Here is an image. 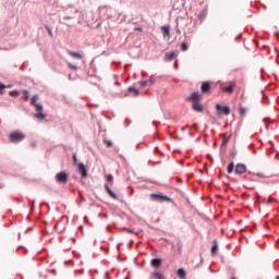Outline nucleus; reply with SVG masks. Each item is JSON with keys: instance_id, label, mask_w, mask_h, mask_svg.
Masks as SVG:
<instances>
[{"instance_id": "nucleus-1", "label": "nucleus", "mask_w": 279, "mask_h": 279, "mask_svg": "<svg viewBox=\"0 0 279 279\" xmlns=\"http://www.w3.org/2000/svg\"><path fill=\"white\" fill-rule=\"evenodd\" d=\"M9 140L11 143H21V141H25V134L19 131H14L9 135Z\"/></svg>"}, {"instance_id": "nucleus-2", "label": "nucleus", "mask_w": 279, "mask_h": 279, "mask_svg": "<svg viewBox=\"0 0 279 279\" xmlns=\"http://www.w3.org/2000/svg\"><path fill=\"white\" fill-rule=\"evenodd\" d=\"M234 88H236V82L234 81L221 86L222 93H227L228 95H232V93H234Z\"/></svg>"}, {"instance_id": "nucleus-3", "label": "nucleus", "mask_w": 279, "mask_h": 279, "mask_svg": "<svg viewBox=\"0 0 279 279\" xmlns=\"http://www.w3.org/2000/svg\"><path fill=\"white\" fill-rule=\"evenodd\" d=\"M150 199H153V202H171V198L169 196L155 193L150 194Z\"/></svg>"}, {"instance_id": "nucleus-4", "label": "nucleus", "mask_w": 279, "mask_h": 279, "mask_svg": "<svg viewBox=\"0 0 279 279\" xmlns=\"http://www.w3.org/2000/svg\"><path fill=\"white\" fill-rule=\"evenodd\" d=\"M56 181L59 182V184H66V182H69V174H66V172H59L56 174Z\"/></svg>"}, {"instance_id": "nucleus-5", "label": "nucleus", "mask_w": 279, "mask_h": 279, "mask_svg": "<svg viewBox=\"0 0 279 279\" xmlns=\"http://www.w3.org/2000/svg\"><path fill=\"white\" fill-rule=\"evenodd\" d=\"M216 110L219 114H230V108L228 106L216 105Z\"/></svg>"}, {"instance_id": "nucleus-6", "label": "nucleus", "mask_w": 279, "mask_h": 279, "mask_svg": "<svg viewBox=\"0 0 279 279\" xmlns=\"http://www.w3.org/2000/svg\"><path fill=\"white\" fill-rule=\"evenodd\" d=\"M245 171H247V167L243 163H238L235 166V173L238 175H243V173H245Z\"/></svg>"}, {"instance_id": "nucleus-7", "label": "nucleus", "mask_w": 279, "mask_h": 279, "mask_svg": "<svg viewBox=\"0 0 279 279\" xmlns=\"http://www.w3.org/2000/svg\"><path fill=\"white\" fill-rule=\"evenodd\" d=\"M150 266L154 267V269H160V267H162V259L160 258L151 259Z\"/></svg>"}, {"instance_id": "nucleus-8", "label": "nucleus", "mask_w": 279, "mask_h": 279, "mask_svg": "<svg viewBox=\"0 0 279 279\" xmlns=\"http://www.w3.org/2000/svg\"><path fill=\"white\" fill-rule=\"evenodd\" d=\"M210 88H213V83H210V82H203L201 85L202 93H208V90H210Z\"/></svg>"}, {"instance_id": "nucleus-9", "label": "nucleus", "mask_w": 279, "mask_h": 279, "mask_svg": "<svg viewBox=\"0 0 279 279\" xmlns=\"http://www.w3.org/2000/svg\"><path fill=\"white\" fill-rule=\"evenodd\" d=\"M78 172L81 173L82 178L88 177V170H86V166L84 163H78Z\"/></svg>"}, {"instance_id": "nucleus-10", "label": "nucleus", "mask_w": 279, "mask_h": 279, "mask_svg": "<svg viewBox=\"0 0 279 279\" xmlns=\"http://www.w3.org/2000/svg\"><path fill=\"white\" fill-rule=\"evenodd\" d=\"M68 56H71V58H74V60H83L84 59L83 53H78L75 51H68Z\"/></svg>"}, {"instance_id": "nucleus-11", "label": "nucleus", "mask_w": 279, "mask_h": 279, "mask_svg": "<svg viewBox=\"0 0 279 279\" xmlns=\"http://www.w3.org/2000/svg\"><path fill=\"white\" fill-rule=\"evenodd\" d=\"M187 99H189V101H194V104H195L202 99V95H199V93L195 92Z\"/></svg>"}, {"instance_id": "nucleus-12", "label": "nucleus", "mask_w": 279, "mask_h": 279, "mask_svg": "<svg viewBox=\"0 0 279 279\" xmlns=\"http://www.w3.org/2000/svg\"><path fill=\"white\" fill-rule=\"evenodd\" d=\"M105 189L108 193V195L110 196L111 199H119V197L117 196L116 193H113V191L110 189V186H108V184H105Z\"/></svg>"}, {"instance_id": "nucleus-13", "label": "nucleus", "mask_w": 279, "mask_h": 279, "mask_svg": "<svg viewBox=\"0 0 279 279\" xmlns=\"http://www.w3.org/2000/svg\"><path fill=\"white\" fill-rule=\"evenodd\" d=\"M213 243L214 245L211 247V255L215 256L217 255V252H219V242L217 241V239H215Z\"/></svg>"}, {"instance_id": "nucleus-14", "label": "nucleus", "mask_w": 279, "mask_h": 279, "mask_svg": "<svg viewBox=\"0 0 279 279\" xmlns=\"http://www.w3.org/2000/svg\"><path fill=\"white\" fill-rule=\"evenodd\" d=\"M178 57V52H169L166 53L165 60L167 62H171V60H174Z\"/></svg>"}, {"instance_id": "nucleus-15", "label": "nucleus", "mask_w": 279, "mask_h": 279, "mask_svg": "<svg viewBox=\"0 0 279 279\" xmlns=\"http://www.w3.org/2000/svg\"><path fill=\"white\" fill-rule=\"evenodd\" d=\"M193 110H195V112H204V106L199 102H194Z\"/></svg>"}, {"instance_id": "nucleus-16", "label": "nucleus", "mask_w": 279, "mask_h": 279, "mask_svg": "<svg viewBox=\"0 0 279 279\" xmlns=\"http://www.w3.org/2000/svg\"><path fill=\"white\" fill-rule=\"evenodd\" d=\"M149 279H165V275H162L158 271H154L150 274Z\"/></svg>"}, {"instance_id": "nucleus-17", "label": "nucleus", "mask_w": 279, "mask_h": 279, "mask_svg": "<svg viewBox=\"0 0 279 279\" xmlns=\"http://www.w3.org/2000/svg\"><path fill=\"white\" fill-rule=\"evenodd\" d=\"M140 86L142 88H145L146 86H154V81L149 80V81H141L140 82Z\"/></svg>"}, {"instance_id": "nucleus-18", "label": "nucleus", "mask_w": 279, "mask_h": 279, "mask_svg": "<svg viewBox=\"0 0 279 279\" xmlns=\"http://www.w3.org/2000/svg\"><path fill=\"white\" fill-rule=\"evenodd\" d=\"M222 138H223L222 146L228 145V143H230V140L232 138V133L229 136H228V133L222 134Z\"/></svg>"}, {"instance_id": "nucleus-19", "label": "nucleus", "mask_w": 279, "mask_h": 279, "mask_svg": "<svg viewBox=\"0 0 279 279\" xmlns=\"http://www.w3.org/2000/svg\"><path fill=\"white\" fill-rule=\"evenodd\" d=\"M177 276L180 279H186V271L183 268L178 269Z\"/></svg>"}, {"instance_id": "nucleus-20", "label": "nucleus", "mask_w": 279, "mask_h": 279, "mask_svg": "<svg viewBox=\"0 0 279 279\" xmlns=\"http://www.w3.org/2000/svg\"><path fill=\"white\" fill-rule=\"evenodd\" d=\"M35 119H38L39 121H45V119H47V114L43 113V111H39L35 114Z\"/></svg>"}, {"instance_id": "nucleus-21", "label": "nucleus", "mask_w": 279, "mask_h": 279, "mask_svg": "<svg viewBox=\"0 0 279 279\" xmlns=\"http://www.w3.org/2000/svg\"><path fill=\"white\" fill-rule=\"evenodd\" d=\"M129 93H133L134 97H138V95H141V92L134 87H129Z\"/></svg>"}, {"instance_id": "nucleus-22", "label": "nucleus", "mask_w": 279, "mask_h": 279, "mask_svg": "<svg viewBox=\"0 0 279 279\" xmlns=\"http://www.w3.org/2000/svg\"><path fill=\"white\" fill-rule=\"evenodd\" d=\"M161 29L163 32V36H168L169 37V33L171 32V27L162 26Z\"/></svg>"}, {"instance_id": "nucleus-23", "label": "nucleus", "mask_w": 279, "mask_h": 279, "mask_svg": "<svg viewBox=\"0 0 279 279\" xmlns=\"http://www.w3.org/2000/svg\"><path fill=\"white\" fill-rule=\"evenodd\" d=\"M234 171V162H230L227 168V173H232Z\"/></svg>"}, {"instance_id": "nucleus-24", "label": "nucleus", "mask_w": 279, "mask_h": 279, "mask_svg": "<svg viewBox=\"0 0 279 279\" xmlns=\"http://www.w3.org/2000/svg\"><path fill=\"white\" fill-rule=\"evenodd\" d=\"M36 101H38V95H34L32 97V100H31L32 106H37L38 104H36Z\"/></svg>"}, {"instance_id": "nucleus-25", "label": "nucleus", "mask_w": 279, "mask_h": 279, "mask_svg": "<svg viewBox=\"0 0 279 279\" xmlns=\"http://www.w3.org/2000/svg\"><path fill=\"white\" fill-rule=\"evenodd\" d=\"M181 51H189V44L182 43L181 44Z\"/></svg>"}, {"instance_id": "nucleus-26", "label": "nucleus", "mask_w": 279, "mask_h": 279, "mask_svg": "<svg viewBox=\"0 0 279 279\" xmlns=\"http://www.w3.org/2000/svg\"><path fill=\"white\" fill-rule=\"evenodd\" d=\"M23 94H24V101H29V92L23 90Z\"/></svg>"}, {"instance_id": "nucleus-27", "label": "nucleus", "mask_w": 279, "mask_h": 279, "mask_svg": "<svg viewBox=\"0 0 279 279\" xmlns=\"http://www.w3.org/2000/svg\"><path fill=\"white\" fill-rule=\"evenodd\" d=\"M104 143H105L106 147H112L113 146V143L110 140H104Z\"/></svg>"}, {"instance_id": "nucleus-28", "label": "nucleus", "mask_w": 279, "mask_h": 279, "mask_svg": "<svg viewBox=\"0 0 279 279\" xmlns=\"http://www.w3.org/2000/svg\"><path fill=\"white\" fill-rule=\"evenodd\" d=\"M10 97H19L21 95V93L13 90L9 93Z\"/></svg>"}, {"instance_id": "nucleus-29", "label": "nucleus", "mask_w": 279, "mask_h": 279, "mask_svg": "<svg viewBox=\"0 0 279 279\" xmlns=\"http://www.w3.org/2000/svg\"><path fill=\"white\" fill-rule=\"evenodd\" d=\"M69 69H72V71H77V65L73 63H68Z\"/></svg>"}, {"instance_id": "nucleus-30", "label": "nucleus", "mask_w": 279, "mask_h": 279, "mask_svg": "<svg viewBox=\"0 0 279 279\" xmlns=\"http://www.w3.org/2000/svg\"><path fill=\"white\" fill-rule=\"evenodd\" d=\"M46 29H47L49 36L52 38L53 37V31H51V27L46 26Z\"/></svg>"}, {"instance_id": "nucleus-31", "label": "nucleus", "mask_w": 279, "mask_h": 279, "mask_svg": "<svg viewBox=\"0 0 279 279\" xmlns=\"http://www.w3.org/2000/svg\"><path fill=\"white\" fill-rule=\"evenodd\" d=\"M245 112H247V109H245V108H240V114H241V117H245Z\"/></svg>"}, {"instance_id": "nucleus-32", "label": "nucleus", "mask_w": 279, "mask_h": 279, "mask_svg": "<svg viewBox=\"0 0 279 279\" xmlns=\"http://www.w3.org/2000/svg\"><path fill=\"white\" fill-rule=\"evenodd\" d=\"M37 112H43V105H35Z\"/></svg>"}, {"instance_id": "nucleus-33", "label": "nucleus", "mask_w": 279, "mask_h": 279, "mask_svg": "<svg viewBox=\"0 0 279 279\" xmlns=\"http://www.w3.org/2000/svg\"><path fill=\"white\" fill-rule=\"evenodd\" d=\"M198 19H201V21H204V19H206V13L204 12L199 13Z\"/></svg>"}, {"instance_id": "nucleus-34", "label": "nucleus", "mask_w": 279, "mask_h": 279, "mask_svg": "<svg viewBox=\"0 0 279 279\" xmlns=\"http://www.w3.org/2000/svg\"><path fill=\"white\" fill-rule=\"evenodd\" d=\"M112 180H114V177H112V174H108L107 182H112Z\"/></svg>"}, {"instance_id": "nucleus-35", "label": "nucleus", "mask_w": 279, "mask_h": 279, "mask_svg": "<svg viewBox=\"0 0 279 279\" xmlns=\"http://www.w3.org/2000/svg\"><path fill=\"white\" fill-rule=\"evenodd\" d=\"M272 202H278V199H276V198H268V201L266 202V204H271Z\"/></svg>"}, {"instance_id": "nucleus-36", "label": "nucleus", "mask_w": 279, "mask_h": 279, "mask_svg": "<svg viewBox=\"0 0 279 279\" xmlns=\"http://www.w3.org/2000/svg\"><path fill=\"white\" fill-rule=\"evenodd\" d=\"M134 31L135 32H143V27H135Z\"/></svg>"}, {"instance_id": "nucleus-37", "label": "nucleus", "mask_w": 279, "mask_h": 279, "mask_svg": "<svg viewBox=\"0 0 279 279\" xmlns=\"http://www.w3.org/2000/svg\"><path fill=\"white\" fill-rule=\"evenodd\" d=\"M5 88V85H0V95H2V92Z\"/></svg>"}, {"instance_id": "nucleus-38", "label": "nucleus", "mask_w": 279, "mask_h": 279, "mask_svg": "<svg viewBox=\"0 0 279 279\" xmlns=\"http://www.w3.org/2000/svg\"><path fill=\"white\" fill-rule=\"evenodd\" d=\"M74 162H77V155H73Z\"/></svg>"}, {"instance_id": "nucleus-39", "label": "nucleus", "mask_w": 279, "mask_h": 279, "mask_svg": "<svg viewBox=\"0 0 279 279\" xmlns=\"http://www.w3.org/2000/svg\"><path fill=\"white\" fill-rule=\"evenodd\" d=\"M80 274H83V270H80Z\"/></svg>"}, {"instance_id": "nucleus-40", "label": "nucleus", "mask_w": 279, "mask_h": 279, "mask_svg": "<svg viewBox=\"0 0 279 279\" xmlns=\"http://www.w3.org/2000/svg\"><path fill=\"white\" fill-rule=\"evenodd\" d=\"M116 85H118V86H119V83H116Z\"/></svg>"}]
</instances>
